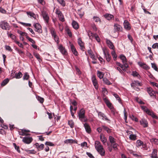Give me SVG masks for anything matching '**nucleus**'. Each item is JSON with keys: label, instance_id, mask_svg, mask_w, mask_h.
<instances>
[{"label": "nucleus", "instance_id": "64", "mask_svg": "<svg viewBox=\"0 0 158 158\" xmlns=\"http://www.w3.org/2000/svg\"><path fill=\"white\" fill-rule=\"evenodd\" d=\"M86 154L90 158H95L92 154L90 152H87Z\"/></svg>", "mask_w": 158, "mask_h": 158}, {"label": "nucleus", "instance_id": "49", "mask_svg": "<svg viewBox=\"0 0 158 158\" xmlns=\"http://www.w3.org/2000/svg\"><path fill=\"white\" fill-rule=\"evenodd\" d=\"M36 98L37 100L41 103H43L44 101V99L39 96H37L36 97Z\"/></svg>", "mask_w": 158, "mask_h": 158}, {"label": "nucleus", "instance_id": "58", "mask_svg": "<svg viewBox=\"0 0 158 158\" xmlns=\"http://www.w3.org/2000/svg\"><path fill=\"white\" fill-rule=\"evenodd\" d=\"M80 120L82 122H86L88 121L87 118L85 116L84 118H79Z\"/></svg>", "mask_w": 158, "mask_h": 158}, {"label": "nucleus", "instance_id": "45", "mask_svg": "<svg viewBox=\"0 0 158 158\" xmlns=\"http://www.w3.org/2000/svg\"><path fill=\"white\" fill-rule=\"evenodd\" d=\"M57 1L62 6H65V3L64 0H57Z\"/></svg>", "mask_w": 158, "mask_h": 158}, {"label": "nucleus", "instance_id": "54", "mask_svg": "<svg viewBox=\"0 0 158 158\" xmlns=\"http://www.w3.org/2000/svg\"><path fill=\"white\" fill-rule=\"evenodd\" d=\"M26 38L32 44H35V41L32 38L29 37L28 35L26 37Z\"/></svg>", "mask_w": 158, "mask_h": 158}, {"label": "nucleus", "instance_id": "63", "mask_svg": "<svg viewBox=\"0 0 158 158\" xmlns=\"http://www.w3.org/2000/svg\"><path fill=\"white\" fill-rule=\"evenodd\" d=\"M153 48H157L158 49V43H156L153 44L152 46Z\"/></svg>", "mask_w": 158, "mask_h": 158}, {"label": "nucleus", "instance_id": "12", "mask_svg": "<svg viewBox=\"0 0 158 158\" xmlns=\"http://www.w3.org/2000/svg\"><path fill=\"white\" fill-rule=\"evenodd\" d=\"M124 28L127 30H129L131 29V25L130 23L127 20H125L123 23Z\"/></svg>", "mask_w": 158, "mask_h": 158}, {"label": "nucleus", "instance_id": "38", "mask_svg": "<svg viewBox=\"0 0 158 158\" xmlns=\"http://www.w3.org/2000/svg\"><path fill=\"white\" fill-rule=\"evenodd\" d=\"M129 138L131 140H135L136 139V136L133 134H131L129 136Z\"/></svg>", "mask_w": 158, "mask_h": 158}, {"label": "nucleus", "instance_id": "5", "mask_svg": "<svg viewBox=\"0 0 158 158\" xmlns=\"http://www.w3.org/2000/svg\"><path fill=\"white\" fill-rule=\"evenodd\" d=\"M33 26L35 28V31L37 32L40 33H42V31L41 29V26L39 23H34L33 24Z\"/></svg>", "mask_w": 158, "mask_h": 158}, {"label": "nucleus", "instance_id": "17", "mask_svg": "<svg viewBox=\"0 0 158 158\" xmlns=\"http://www.w3.org/2000/svg\"><path fill=\"white\" fill-rule=\"evenodd\" d=\"M131 87L135 89V88L139 86H141V84L137 81H135L134 82L131 84Z\"/></svg>", "mask_w": 158, "mask_h": 158}, {"label": "nucleus", "instance_id": "28", "mask_svg": "<svg viewBox=\"0 0 158 158\" xmlns=\"http://www.w3.org/2000/svg\"><path fill=\"white\" fill-rule=\"evenodd\" d=\"M71 49L73 53L75 55H77L78 52L73 45L72 44L71 45Z\"/></svg>", "mask_w": 158, "mask_h": 158}, {"label": "nucleus", "instance_id": "21", "mask_svg": "<svg viewBox=\"0 0 158 158\" xmlns=\"http://www.w3.org/2000/svg\"><path fill=\"white\" fill-rule=\"evenodd\" d=\"M35 145L38 151L43 150L44 147V145L43 144H41L40 145L38 143H36L35 144Z\"/></svg>", "mask_w": 158, "mask_h": 158}, {"label": "nucleus", "instance_id": "43", "mask_svg": "<svg viewBox=\"0 0 158 158\" xmlns=\"http://www.w3.org/2000/svg\"><path fill=\"white\" fill-rule=\"evenodd\" d=\"M113 95L114 97L117 99L118 101V102L120 103H121V101L120 98H119V96L116 93H113Z\"/></svg>", "mask_w": 158, "mask_h": 158}, {"label": "nucleus", "instance_id": "14", "mask_svg": "<svg viewBox=\"0 0 158 158\" xmlns=\"http://www.w3.org/2000/svg\"><path fill=\"white\" fill-rule=\"evenodd\" d=\"M140 124L144 127H146L148 126V123L147 120L144 118H143L140 121Z\"/></svg>", "mask_w": 158, "mask_h": 158}, {"label": "nucleus", "instance_id": "7", "mask_svg": "<svg viewBox=\"0 0 158 158\" xmlns=\"http://www.w3.org/2000/svg\"><path fill=\"white\" fill-rule=\"evenodd\" d=\"M98 116L99 118H102V120L107 121L109 123H110V120L108 119L106 115L101 112H98Z\"/></svg>", "mask_w": 158, "mask_h": 158}, {"label": "nucleus", "instance_id": "40", "mask_svg": "<svg viewBox=\"0 0 158 158\" xmlns=\"http://www.w3.org/2000/svg\"><path fill=\"white\" fill-rule=\"evenodd\" d=\"M102 127L103 129L105 131H106L107 133H109L111 132V129L108 128L107 127L104 125L102 126Z\"/></svg>", "mask_w": 158, "mask_h": 158}, {"label": "nucleus", "instance_id": "13", "mask_svg": "<svg viewBox=\"0 0 158 158\" xmlns=\"http://www.w3.org/2000/svg\"><path fill=\"white\" fill-rule=\"evenodd\" d=\"M106 40V44L108 47L111 49H114V47L112 42L110 40L107 39Z\"/></svg>", "mask_w": 158, "mask_h": 158}, {"label": "nucleus", "instance_id": "9", "mask_svg": "<svg viewBox=\"0 0 158 158\" xmlns=\"http://www.w3.org/2000/svg\"><path fill=\"white\" fill-rule=\"evenodd\" d=\"M33 139L31 137H24L23 138L22 141L25 143L29 144L32 141Z\"/></svg>", "mask_w": 158, "mask_h": 158}, {"label": "nucleus", "instance_id": "6", "mask_svg": "<svg viewBox=\"0 0 158 158\" xmlns=\"http://www.w3.org/2000/svg\"><path fill=\"white\" fill-rule=\"evenodd\" d=\"M123 28L119 25L114 23V32H118L122 31Z\"/></svg>", "mask_w": 158, "mask_h": 158}, {"label": "nucleus", "instance_id": "3", "mask_svg": "<svg viewBox=\"0 0 158 158\" xmlns=\"http://www.w3.org/2000/svg\"><path fill=\"white\" fill-rule=\"evenodd\" d=\"M0 27L2 29L5 30H9L10 29L9 23L5 21L0 22Z\"/></svg>", "mask_w": 158, "mask_h": 158}, {"label": "nucleus", "instance_id": "22", "mask_svg": "<svg viewBox=\"0 0 158 158\" xmlns=\"http://www.w3.org/2000/svg\"><path fill=\"white\" fill-rule=\"evenodd\" d=\"M78 42L79 45L82 51H84L85 47L84 45V43H83L81 40L80 38L78 39Z\"/></svg>", "mask_w": 158, "mask_h": 158}, {"label": "nucleus", "instance_id": "62", "mask_svg": "<svg viewBox=\"0 0 158 158\" xmlns=\"http://www.w3.org/2000/svg\"><path fill=\"white\" fill-rule=\"evenodd\" d=\"M88 36L89 37V38L90 39H92L94 37L93 36V34H93L91 31H89L88 32Z\"/></svg>", "mask_w": 158, "mask_h": 158}, {"label": "nucleus", "instance_id": "46", "mask_svg": "<svg viewBox=\"0 0 158 158\" xmlns=\"http://www.w3.org/2000/svg\"><path fill=\"white\" fill-rule=\"evenodd\" d=\"M29 78V76L28 75V73H25L23 76V79L24 80H28Z\"/></svg>", "mask_w": 158, "mask_h": 158}, {"label": "nucleus", "instance_id": "39", "mask_svg": "<svg viewBox=\"0 0 158 158\" xmlns=\"http://www.w3.org/2000/svg\"><path fill=\"white\" fill-rule=\"evenodd\" d=\"M97 74L98 77L100 79L102 78L103 77L104 74H103V73L101 72L98 71Z\"/></svg>", "mask_w": 158, "mask_h": 158}, {"label": "nucleus", "instance_id": "34", "mask_svg": "<svg viewBox=\"0 0 158 158\" xmlns=\"http://www.w3.org/2000/svg\"><path fill=\"white\" fill-rule=\"evenodd\" d=\"M102 92L104 97H105L108 94V91L107 89L105 88H102Z\"/></svg>", "mask_w": 158, "mask_h": 158}, {"label": "nucleus", "instance_id": "24", "mask_svg": "<svg viewBox=\"0 0 158 158\" xmlns=\"http://www.w3.org/2000/svg\"><path fill=\"white\" fill-rule=\"evenodd\" d=\"M97 151L102 156H104L105 155V151L103 148V147L100 148V149L97 150Z\"/></svg>", "mask_w": 158, "mask_h": 158}, {"label": "nucleus", "instance_id": "60", "mask_svg": "<svg viewBox=\"0 0 158 158\" xmlns=\"http://www.w3.org/2000/svg\"><path fill=\"white\" fill-rule=\"evenodd\" d=\"M132 75L134 77H138L139 76V73L136 71H134L132 72Z\"/></svg>", "mask_w": 158, "mask_h": 158}, {"label": "nucleus", "instance_id": "11", "mask_svg": "<svg viewBox=\"0 0 158 158\" xmlns=\"http://www.w3.org/2000/svg\"><path fill=\"white\" fill-rule=\"evenodd\" d=\"M92 80L95 88L96 89H98V85L97 81L95 76L93 75L92 76Z\"/></svg>", "mask_w": 158, "mask_h": 158}, {"label": "nucleus", "instance_id": "26", "mask_svg": "<svg viewBox=\"0 0 158 158\" xmlns=\"http://www.w3.org/2000/svg\"><path fill=\"white\" fill-rule=\"evenodd\" d=\"M26 13L29 17L30 16V18L32 17L34 19H36V15L33 12L31 11H27Z\"/></svg>", "mask_w": 158, "mask_h": 158}, {"label": "nucleus", "instance_id": "35", "mask_svg": "<svg viewBox=\"0 0 158 158\" xmlns=\"http://www.w3.org/2000/svg\"><path fill=\"white\" fill-rule=\"evenodd\" d=\"M103 81L107 85H110L111 84V83H110V81L106 78H104L103 79Z\"/></svg>", "mask_w": 158, "mask_h": 158}, {"label": "nucleus", "instance_id": "44", "mask_svg": "<svg viewBox=\"0 0 158 158\" xmlns=\"http://www.w3.org/2000/svg\"><path fill=\"white\" fill-rule=\"evenodd\" d=\"M18 33H19L20 35V36H25L26 37L27 36V33L24 32H23L20 31H19V30L18 31Z\"/></svg>", "mask_w": 158, "mask_h": 158}, {"label": "nucleus", "instance_id": "32", "mask_svg": "<svg viewBox=\"0 0 158 158\" xmlns=\"http://www.w3.org/2000/svg\"><path fill=\"white\" fill-rule=\"evenodd\" d=\"M150 141L153 143H154L155 144H158V139L156 138H152L150 139Z\"/></svg>", "mask_w": 158, "mask_h": 158}, {"label": "nucleus", "instance_id": "59", "mask_svg": "<svg viewBox=\"0 0 158 158\" xmlns=\"http://www.w3.org/2000/svg\"><path fill=\"white\" fill-rule=\"evenodd\" d=\"M15 42L18 45V46L21 48H23V44H22V43H20L18 41L16 40H15Z\"/></svg>", "mask_w": 158, "mask_h": 158}, {"label": "nucleus", "instance_id": "29", "mask_svg": "<svg viewBox=\"0 0 158 158\" xmlns=\"http://www.w3.org/2000/svg\"><path fill=\"white\" fill-rule=\"evenodd\" d=\"M73 27L75 29L77 30L79 28V26L77 22L75 21H73L72 23Z\"/></svg>", "mask_w": 158, "mask_h": 158}, {"label": "nucleus", "instance_id": "50", "mask_svg": "<svg viewBox=\"0 0 158 158\" xmlns=\"http://www.w3.org/2000/svg\"><path fill=\"white\" fill-rule=\"evenodd\" d=\"M111 54L112 56L113 57L114 60H115L117 58V56L116 54L115 53V51L114 50L112 52Z\"/></svg>", "mask_w": 158, "mask_h": 158}, {"label": "nucleus", "instance_id": "30", "mask_svg": "<svg viewBox=\"0 0 158 158\" xmlns=\"http://www.w3.org/2000/svg\"><path fill=\"white\" fill-rule=\"evenodd\" d=\"M141 108L144 111L146 112L148 114L150 113V111L148 109L146 106H141Z\"/></svg>", "mask_w": 158, "mask_h": 158}, {"label": "nucleus", "instance_id": "42", "mask_svg": "<svg viewBox=\"0 0 158 158\" xmlns=\"http://www.w3.org/2000/svg\"><path fill=\"white\" fill-rule=\"evenodd\" d=\"M9 81V80L7 78L5 79L1 83V85L2 86L5 85L8 83Z\"/></svg>", "mask_w": 158, "mask_h": 158}, {"label": "nucleus", "instance_id": "20", "mask_svg": "<svg viewBox=\"0 0 158 158\" xmlns=\"http://www.w3.org/2000/svg\"><path fill=\"white\" fill-rule=\"evenodd\" d=\"M84 126L85 127L86 131L88 133H90L91 132V128L87 123L84 124Z\"/></svg>", "mask_w": 158, "mask_h": 158}, {"label": "nucleus", "instance_id": "57", "mask_svg": "<svg viewBox=\"0 0 158 158\" xmlns=\"http://www.w3.org/2000/svg\"><path fill=\"white\" fill-rule=\"evenodd\" d=\"M19 23L24 26L27 27H31V24L30 23H25L22 22H20Z\"/></svg>", "mask_w": 158, "mask_h": 158}, {"label": "nucleus", "instance_id": "56", "mask_svg": "<svg viewBox=\"0 0 158 158\" xmlns=\"http://www.w3.org/2000/svg\"><path fill=\"white\" fill-rule=\"evenodd\" d=\"M152 67L155 70L158 71V69L156 65L154 63H151Z\"/></svg>", "mask_w": 158, "mask_h": 158}, {"label": "nucleus", "instance_id": "53", "mask_svg": "<svg viewBox=\"0 0 158 158\" xmlns=\"http://www.w3.org/2000/svg\"><path fill=\"white\" fill-rule=\"evenodd\" d=\"M114 67L115 69L118 70L121 74H124V72L120 68L116 66Z\"/></svg>", "mask_w": 158, "mask_h": 158}, {"label": "nucleus", "instance_id": "27", "mask_svg": "<svg viewBox=\"0 0 158 158\" xmlns=\"http://www.w3.org/2000/svg\"><path fill=\"white\" fill-rule=\"evenodd\" d=\"M104 17L107 20H110L114 19V16L110 14H106L104 15Z\"/></svg>", "mask_w": 158, "mask_h": 158}, {"label": "nucleus", "instance_id": "8", "mask_svg": "<svg viewBox=\"0 0 158 158\" xmlns=\"http://www.w3.org/2000/svg\"><path fill=\"white\" fill-rule=\"evenodd\" d=\"M103 51L106 59L108 62H109L111 60V56L109 52L106 50L103 49Z\"/></svg>", "mask_w": 158, "mask_h": 158}, {"label": "nucleus", "instance_id": "37", "mask_svg": "<svg viewBox=\"0 0 158 158\" xmlns=\"http://www.w3.org/2000/svg\"><path fill=\"white\" fill-rule=\"evenodd\" d=\"M22 76V73L20 72H19L18 73L15 74V77L17 79H19L21 78Z\"/></svg>", "mask_w": 158, "mask_h": 158}, {"label": "nucleus", "instance_id": "15", "mask_svg": "<svg viewBox=\"0 0 158 158\" xmlns=\"http://www.w3.org/2000/svg\"><path fill=\"white\" fill-rule=\"evenodd\" d=\"M58 49L60 50V52L63 55H66L67 54V52L65 48H64L62 45H60L59 46Z\"/></svg>", "mask_w": 158, "mask_h": 158}, {"label": "nucleus", "instance_id": "1", "mask_svg": "<svg viewBox=\"0 0 158 158\" xmlns=\"http://www.w3.org/2000/svg\"><path fill=\"white\" fill-rule=\"evenodd\" d=\"M109 140L113 149L115 151L116 150L118 149V145L116 142V139L112 136H110L109 137Z\"/></svg>", "mask_w": 158, "mask_h": 158}, {"label": "nucleus", "instance_id": "55", "mask_svg": "<svg viewBox=\"0 0 158 158\" xmlns=\"http://www.w3.org/2000/svg\"><path fill=\"white\" fill-rule=\"evenodd\" d=\"M128 67V65L127 63H125V65L122 69L123 71L126 72L127 71V68Z\"/></svg>", "mask_w": 158, "mask_h": 158}, {"label": "nucleus", "instance_id": "18", "mask_svg": "<svg viewBox=\"0 0 158 158\" xmlns=\"http://www.w3.org/2000/svg\"><path fill=\"white\" fill-rule=\"evenodd\" d=\"M85 111L83 109H81L78 113L79 118H84L85 116Z\"/></svg>", "mask_w": 158, "mask_h": 158}, {"label": "nucleus", "instance_id": "2", "mask_svg": "<svg viewBox=\"0 0 158 158\" xmlns=\"http://www.w3.org/2000/svg\"><path fill=\"white\" fill-rule=\"evenodd\" d=\"M50 31L52 37H53L55 41L57 44L59 42V38L58 36L56 34V32L55 30L53 27H51L50 28Z\"/></svg>", "mask_w": 158, "mask_h": 158}, {"label": "nucleus", "instance_id": "10", "mask_svg": "<svg viewBox=\"0 0 158 158\" xmlns=\"http://www.w3.org/2000/svg\"><path fill=\"white\" fill-rule=\"evenodd\" d=\"M42 15L44 20L45 21L46 23H48L49 22V17L48 14L44 11L42 12Z\"/></svg>", "mask_w": 158, "mask_h": 158}, {"label": "nucleus", "instance_id": "19", "mask_svg": "<svg viewBox=\"0 0 158 158\" xmlns=\"http://www.w3.org/2000/svg\"><path fill=\"white\" fill-rule=\"evenodd\" d=\"M95 146L96 150L103 147V146L101 144V143L98 141H95Z\"/></svg>", "mask_w": 158, "mask_h": 158}, {"label": "nucleus", "instance_id": "31", "mask_svg": "<svg viewBox=\"0 0 158 158\" xmlns=\"http://www.w3.org/2000/svg\"><path fill=\"white\" fill-rule=\"evenodd\" d=\"M64 143H76V142L75 140H73V139H68L65 140L64 141Z\"/></svg>", "mask_w": 158, "mask_h": 158}, {"label": "nucleus", "instance_id": "51", "mask_svg": "<svg viewBox=\"0 0 158 158\" xmlns=\"http://www.w3.org/2000/svg\"><path fill=\"white\" fill-rule=\"evenodd\" d=\"M93 19L94 21L96 22H101L100 19L97 16H94L93 18Z\"/></svg>", "mask_w": 158, "mask_h": 158}, {"label": "nucleus", "instance_id": "4", "mask_svg": "<svg viewBox=\"0 0 158 158\" xmlns=\"http://www.w3.org/2000/svg\"><path fill=\"white\" fill-rule=\"evenodd\" d=\"M103 99L107 106L111 110L112 112L114 114H115L114 110L112 106V104L106 97L103 98Z\"/></svg>", "mask_w": 158, "mask_h": 158}, {"label": "nucleus", "instance_id": "16", "mask_svg": "<svg viewBox=\"0 0 158 158\" xmlns=\"http://www.w3.org/2000/svg\"><path fill=\"white\" fill-rule=\"evenodd\" d=\"M147 90L148 93L151 96H156L155 95V92L153 90L152 88L151 87L147 88Z\"/></svg>", "mask_w": 158, "mask_h": 158}, {"label": "nucleus", "instance_id": "23", "mask_svg": "<svg viewBox=\"0 0 158 158\" xmlns=\"http://www.w3.org/2000/svg\"><path fill=\"white\" fill-rule=\"evenodd\" d=\"M100 137L101 140L103 144L104 145H105L107 141V139L102 134L100 135Z\"/></svg>", "mask_w": 158, "mask_h": 158}, {"label": "nucleus", "instance_id": "47", "mask_svg": "<svg viewBox=\"0 0 158 158\" xmlns=\"http://www.w3.org/2000/svg\"><path fill=\"white\" fill-rule=\"evenodd\" d=\"M93 36H94V38L98 42H100V40L99 37L97 34H93Z\"/></svg>", "mask_w": 158, "mask_h": 158}, {"label": "nucleus", "instance_id": "61", "mask_svg": "<svg viewBox=\"0 0 158 158\" xmlns=\"http://www.w3.org/2000/svg\"><path fill=\"white\" fill-rule=\"evenodd\" d=\"M45 144L46 145L51 146H53L54 145V144L53 143L50 142H46L45 143Z\"/></svg>", "mask_w": 158, "mask_h": 158}, {"label": "nucleus", "instance_id": "36", "mask_svg": "<svg viewBox=\"0 0 158 158\" xmlns=\"http://www.w3.org/2000/svg\"><path fill=\"white\" fill-rule=\"evenodd\" d=\"M143 143V142L142 141H141V140H139V139L137 141L136 143V145L137 147L138 148H139V147L142 146V145Z\"/></svg>", "mask_w": 158, "mask_h": 158}, {"label": "nucleus", "instance_id": "33", "mask_svg": "<svg viewBox=\"0 0 158 158\" xmlns=\"http://www.w3.org/2000/svg\"><path fill=\"white\" fill-rule=\"evenodd\" d=\"M120 59L122 60L123 63H127V59L126 57L123 55H121L120 56Z\"/></svg>", "mask_w": 158, "mask_h": 158}, {"label": "nucleus", "instance_id": "25", "mask_svg": "<svg viewBox=\"0 0 158 158\" xmlns=\"http://www.w3.org/2000/svg\"><path fill=\"white\" fill-rule=\"evenodd\" d=\"M151 157L152 158H158L157 154V150L156 149H154L151 154Z\"/></svg>", "mask_w": 158, "mask_h": 158}, {"label": "nucleus", "instance_id": "48", "mask_svg": "<svg viewBox=\"0 0 158 158\" xmlns=\"http://www.w3.org/2000/svg\"><path fill=\"white\" fill-rule=\"evenodd\" d=\"M68 123L71 128H73L74 127V123L72 120L69 121Z\"/></svg>", "mask_w": 158, "mask_h": 158}, {"label": "nucleus", "instance_id": "41", "mask_svg": "<svg viewBox=\"0 0 158 158\" xmlns=\"http://www.w3.org/2000/svg\"><path fill=\"white\" fill-rule=\"evenodd\" d=\"M34 55L35 57L38 60L39 62H40L42 61V60L40 58V56L39 54L37 53H34Z\"/></svg>", "mask_w": 158, "mask_h": 158}, {"label": "nucleus", "instance_id": "52", "mask_svg": "<svg viewBox=\"0 0 158 158\" xmlns=\"http://www.w3.org/2000/svg\"><path fill=\"white\" fill-rule=\"evenodd\" d=\"M58 16L60 20L63 22L64 21V19L62 14H61L58 15Z\"/></svg>", "mask_w": 158, "mask_h": 158}]
</instances>
